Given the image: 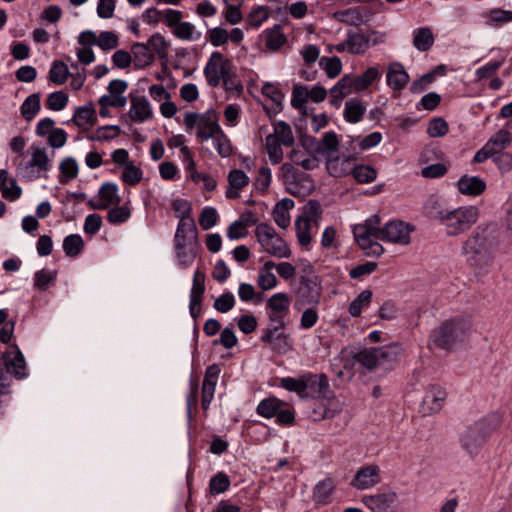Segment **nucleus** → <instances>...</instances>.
Returning a JSON list of instances; mask_svg holds the SVG:
<instances>
[{
    "label": "nucleus",
    "mask_w": 512,
    "mask_h": 512,
    "mask_svg": "<svg viewBox=\"0 0 512 512\" xmlns=\"http://www.w3.org/2000/svg\"><path fill=\"white\" fill-rule=\"evenodd\" d=\"M430 218L445 228L447 236L455 237L470 230L479 220L480 210L475 205L445 208L438 200L431 199L425 205Z\"/></svg>",
    "instance_id": "1"
},
{
    "label": "nucleus",
    "mask_w": 512,
    "mask_h": 512,
    "mask_svg": "<svg viewBox=\"0 0 512 512\" xmlns=\"http://www.w3.org/2000/svg\"><path fill=\"white\" fill-rule=\"evenodd\" d=\"M499 426L500 418L496 414H489L474 421L461 433V447L469 456L476 457Z\"/></svg>",
    "instance_id": "2"
},
{
    "label": "nucleus",
    "mask_w": 512,
    "mask_h": 512,
    "mask_svg": "<svg viewBox=\"0 0 512 512\" xmlns=\"http://www.w3.org/2000/svg\"><path fill=\"white\" fill-rule=\"evenodd\" d=\"M52 167V159L44 147L31 145L26 153L19 155L17 172L25 180L31 181L44 176Z\"/></svg>",
    "instance_id": "3"
},
{
    "label": "nucleus",
    "mask_w": 512,
    "mask_h": 512,
    "mask_svg": "<svg viewBox=\"0 0 512 512\" xmlns=\"http://www.w3.org/2000/svg\"><path fill=\"white\" fill-rule=\"evenodd\" d=\"M471 331V323L464 318L443 322L433 330L431 341L439 348L450 349L456 342L463 341Z\"/></svg>",
    "instance_id": "4"
},
{
    "label": "nucleus",
    "mask_w": 512,
    "mask_h": 512,
    "mask_svg": "<svg viewBox=\"0 0 512 512\" xmlns=\"http://www.w3.org/2000/svg\"><path fill=\"white\" fill-rule=\"evenodd\" d=\"M461 254L465 258L467 264L472 267H483L492 258L490 241L487 235L479 231L477 228L464 241Z\"/></svg>",
    "instance_id": "5"
},
{
    "label": "nucleus",
    "mask_w": 512,
    "mask_h": 512,
    "mask_svg": "<svg viewBox=\"0 0 512 512\" xmlns=\"http://www.w3.org/2000/svg\"><path fill=\"white\" fill-rule=\"evenodd\" d=\"M254 232L261 252L276 258L291 257L289 245L270 224L261 222L256 225Z\"/></svg>",
    "instance_id": "6"
},
{
    "label": "nucleus",
    "mask_w": 512,
    "mask_h": 512,
    "mask_svg": "<svg viewBox=\"0 0 512 512\" xmlns=\"http://www.w3.org/2000/svg\"><path fill=\"white\" fill-rule=\"evenodd\" d=\"M400 347L388 345L380 348H366L355 354L354 359L367 369L376 367L389 368L400 356Z\"/></svg>",
    "instance_id": "7"
},
{
    "label": "nucleus",
    "mask_w": 512,
    "mask_h": 512,
    "mask_svg": "<svg viewBox=\"0 0 512 512\" xmlns=\"http://www.w3.org/2000/svg\"><path fill=\"white\" fill-rule=\"evenodd\" d=\"M184 125L186 132L197 128L196 136L201 142L210 140L218 131L222 130L214 110H207L202 114L187 112L184 115Z\"/></svg>",
    "instance_id": "8"
},
{
    "label": "nucleus",
    "mask_w": 512,
    "mask_h": 512,
    "mask_svg": "<svg viewBox=\"0 0 512 512\" xmlns=\"http://www.w3.org/2000/svg\"><path fill=\"white\" fill-rule=\"evenodd\" d=\"M294 141L291 127L283 121L275 122L273 133L265 138V148L271 163L279 164L283 159L281 146H292Z\"/></svg>",
    "instance_id": "9"
},
{
    "label": "nucleus",
    "mask_w": 512,
    "mask_h": 512,
    "mask_svg": "<svg viewBox=\"0 0 512 512\" xmlns=\"http://www.w3.org/2000/svg\"><path fill=\"white\" fill-rule=\"evenodd\" d=\"M378 224L379 219L375 216L353 228V234L359 246L371 256H380L384 252L383 247L377 242L380 240Z\"/></svg>",
    "instance_id": "10"
},
{
    "label": "nucleus",
    "mask_w": 512,
    "mask_h": 512,
    "mask_svg": "<svg viewBox=\"0 0 512 512\" xmlns=\"http://www.w3.org/2000/svg\"><path fill=\"white\" fill-rule=\"evenodd\" d=\"M361 503L371 512H398L399 495L391 488H382L374 494L362 496Z\"/></svg>",
    "instance_id": "11"
},
{
    "label": "nucleus",
    "mask_w": 512,
    "mask_h": 512,
    "mask_svg": "<svg viewBox=\"0 0 512 512\" xmlns=\"http://www.w3.org/2000/svg\"><path fill=\"white\" fill-rule=\"evenodd\" d=\"M231 66V60L226 58L221 52H212L203 69L208 85L217 87L221 81L226 82L230 77Z\"/></svg>",
    "instance_id": "12"
},
{
    "label": "nucleus",
    "mask_w": 512,
    "mask_h": 512,
    "mask_svg": "<svg viewBox=\"0 0 512 512\" xmlns=\"http://www.w3.org/2000/svg\"><path fill=\"white\" fill-rule=\"evenodd\" d=\"M414 226L401 220L387 222L380 228V240L393 244L408 245Z\"/></svg>",
    "instance_id": "13"
},
{
    "label": "nucleus",
    "mask_w": 512,
    "mask_h": 512,
    "mask_svg": "<svg viewBox=\"0 0 512 512\" xmlns=\"http://www.w3.org/2000/svg\"><path fill=\"white\" fill-rule=\"evenodd\" d=\"M322 293L321 284L316 276L303 277L300 282L298 299L295 302V309L301 310L305 306H317L320 303Z\"/></svg>",
    "instance_id": "14"
},
{
    "label": "nucleus",
    "mask_w": 512,
    "mask_h": 512,
    "mask_svg": "<svg viewBox=\"0 0 512 512\" xmlns=\"http://www.w3.org/2000/svg\"><path fill=\"white\" fill-rule=\"evenodd\" d=\"M1 359L7 375L12 374L18 380L28 376L26 360L18 345L8 346Z\"/></svg>",
    "instance_id": "15"
},
{
    "label": "nucleus",
    "mask_w": 512,
    "mask_h": 512,
    "mask_svg": "<svg viewBox=\"0 0 512 512\" xmlns=\"http://www.w3.org/2000/svg\"><path fill=\"white\" fill-rule=\"evenodd\" d=\"M290 299L286 293L273 294L266 302L268 318L272 324L285 326V318L288 315Z\"/></svg>",
    "instance_id": "16"
},
{
    "label": "nucleus",
    "mask_w": 512,
    "mask_h": 512,
    "mask_svg": "<svg viewBox=\"0 0 512 512\" xmlns=\"http://www.w3.org/2000/svg\"><path fill=\"white\" fill-rule=\"evenodd\" d=\"M371 45L370 35L362 31H350L347 38L336 44L333 49L338 53L363 54Z\"/></svg>",
    "instance_id": "17"
},
{
    "label": "nucleus",
    "mask_w": 512,
    "mask_h": 512,
    "mask_svg": "<svg viewBox=\"0 0 512 512\" xmlns=\"http://www.w3.org/2000/svg\"><path fill=\"white\" fill-rule=\"evenodd\" d=\"M381 481L380 467L376 464H368L357 470L350 484L357 490H368L377 486Z\"/></svg>",
    "instance_id": "18"
},
{
    "label": "nucleus",
    "mask_w": 512,
    "mask_h": 512,
    "mask_svg": "<svg viewBox=\"0 0 512 512\" xmlns=\"http://www.w3.org/2000/svg\"><path fill=\"white\" fill-rule=\"evenodd\" d=\"M120 201L117 184L106 182L101 185L98 194L89 200L88 204L92 209L105 210L112 205H118Z\"/></svg>",
    "instance_id": "19"
},
{
    "label": "nucleus",
    "mask_w": 512,
    "mask_h": 512,
    "mask_svg": "<svg viewBox=\"0 0 512 512\" xmlns=\"http://www.w3.org/2000/svg\"><path fill=\"white\" fill-rule=\"evenodd\" d=\"M129 118L135 123H144L154 117V111L151 103L145 96H136L130 94Z\"/></svg>",
    "instance_id": "20"
},
{
    "label": "nucleus",
    "mask_w": 512,
    "mask_h": 512,
    "mask_svg": "<svg viewBox=\"0 0 512 512\" xmlns=\"http://www.w3.org/2000/svg\"><path fill=\"white\" fill-rule=\"evenodd\" d=\"M174 244L198 245V230L194 219L190 215L180 217L174 236Z\"/></svg>",
    "instance_id": "21"
},
{
    "label": "nucleus",
    "mask_w": 512,
    "mask_h": 512,
    "mask_svg": "<svg viewBox=\"0 0 512 512\" xmlns=\"http://www.w3.org/2000/svg\"><path fill=\"white\" fill-rule=\"evenodd\" d=\"M149 96L160 104V113L164 118H172L177 113V106L171 100V94L163 85L153 84L148 88Z\"/></svg>",
    "instance_id": "22"
},
{
    "label": "nucleus",
    "mask_w": 512,
    "mask_h": 512,
    "mask_svg": "<svg viewBox=\"0 0 512 512\" xmlns=\"http://www.w3.org/2000/svg\"><path fill=\"white\" fill-rule=\"evenodd\" d=\"M409 74L399 62L389 64L386 73V83L393 91H401L409 82Z\"/></svg>",
    "instance_id": "23"
},
{
    "label": "nucleus",
    "mask_w": 512,
    "mask_h": 512,
    "mask_svg": "<svg viewBox=\"0 0 512 512\" xmlns=\"http://www.w3.org/2000/svg\"><path fill=\"white\" fill-rule=\"evenodd\" d=\"M456 188L462 195L476 197L486 190V182L478 176L463 175L456 182Z\"/></svg>",
    "instance_id": "24"
},
{
    "label": "nucleus",
    "mask_w": 512,
    "mask_h": 512,
    "mask_svg": "<svg viewBox=\"0 0 512 512\" xmlns=\"http://www.w3.org/2000/svg\"><path fill=\"white\" fill-rule=\"evenodd\" d=\"M261 37L264 40L266 49L272 53L280 51L287 43V37L280 25H274L273 27L266 28L262 31Z\"/></svg>",
    "instance_id": "25"
},
{
    "label": "nucleus",
    "mask_w": 512,
    "mask_h": 512,
    "mask_svg": "<svg viewBox=\"0 0 512 512\" xmlns=\"http://www.w3.org/2000/svg\"><path fill=\"white\" fill-rule=\"evenodd\" d=\"M305 390L308 395L327 397L329 390L328 378L324 374L303 373Z\"/></svg>",
    "instance_id": "26"
},
{
    "label": "nucleus",
    "mask_w": 512,
    "mask_h": 512,
    "mask_svg": "<svg viewBox=\"0 0 512 512\" xmlns=\"http://www.w3.org/2000/svg\"><path fill=\"white\" fill-rule=\"evenodd\" d=\"M72 121L82 130H86L95 125L97 122V115L93 103H87L76 108Z\"/></svg>",
    "instance_id": "27"
},
{
    "label": "nucleus",
    "mask_w": 512,
    "mask_h": 512,
    "mask_svg": "<svg viewBox=\"0 0 512 512\" xmlns=\"http://www.w3.org/2000/svg\"><path fill=\"white\" fill-rule=\"evenodd\" d=\"M294 205V201L290 198H283L276 203L272 211V217L279 228L286 229L290 226V210L294 208Z\"/></svg>",
    "instance_id": "28"
},
{
    "label": "nucleus",
    "mask_w": 512,
    "mask_h": 512,
    "mask_svg": "<svg viewBox=\"0 0 512 512\" xmlns=\"http://www.w3.org/2000/svg\"><path fill=\"white\" fill-rule=\"evenodd\" d=\"M446 399V392L443 388L432 386L423 398V408L426 412L436 413L439 412Z\"/></svg>",
    "instance_id": "29"
},
{
    "label": "nucleus",
    "mask_w": 512,
    "mask_h": 512,
    "mask_svg": "<svg viewBox=\"0 0 512 512\" xmlns=\"http://www.w3.org/2000/svg\"><path fill=\"white\" fill-rule=\"evenodd\" d=\"M229 187L226 190V197L229 199L238 198L240 190L249 184V177L239 169L230 171L228 175Z\"/></svg>",
    "instance_id": "30"
},
{
    "label": "nucleus",
    "mask_w": 512,
    "mask_h": 512,
    "mask_svg": "<svg viewBox=\"0 0 512 512\" xmlns=\"http://www.w3.org/2000/svg\"><path fill=\"white\" fill-rule=\"evenodd\" d=\"M283 327L278 324L269 326L261 336V340L270 345L273 350L281 351L282 344L287 346V336L283 332H279V329Z\"/></svg>",
    "instance_id": "31"
},
{
    "label": "nucleus",
    "mask_w": 512,
    "mask_h": 512,
    "mask_svg": "<svg viewBox=\"0 0 512 512\" xmlns=\"http://www.w3.org/2000/svg\"><path fill=\"white\" fill-rule=\"evenodd\" d=\"M353 92H355V90L351 76L345 75L330 89L331 103L333 105H338L344 97L352 94Z\"/></svg>",
    "instance_id": "32"
},
{
    "label": "nucleus",
    "mask_w": 512,
    "mask_h": 512,
    "mask_svg": "<svg viewBox=\"0 0 512 512\" xmlns=\"http://www.w3.org/2000/svg\"><path fill=\"white\" fill-rule=\"evenodd\" d=\"M174 248L179 266L189 268L196 259L198 245L174 244Z\"/></svg>",
    "instance_id": "33"
},
{
    "label": "nucleus",
    "mask_w": 512,
    "mask_h": 512,
    "mask_svg": "<svg viewBox=\"0 0 512 512\" xmlns=\"http://www.w3.org/2000/svg\"><path fill=\"white\" fill-rule=\"evenodd\" d=\"M295 229L298 243L308 249L312 242V224L308 216H300L295 221Z\"/></svg>",
    "instance_id": "34"
},
{
    "label": "nucleus",
    "mask_w": 512,
    "mask_h": 512,
    "mask_svg": "<svg viewBox=\"0 0 512 512\" xmlns=\"http://www.w3.org/2000/svg\"><path fill=\"white\" fill-rule=\"evenodd\" d=\"M381 72L378 66L369 67L361 75L352 77L355 92L366 90L374 81L380 79Z\"/></svg>",
    "instance_id": "35"
},
{
    "label": "nucleus",
    "mask_w": 512,
    "mask_h": 512,
    "mask_svg": "<svg viewBox=\"0 0 512 512\" xmlns=\"http://www.w3.org/2000/svg\"><path fill=\"white\" fill-rule=\"evenodd\" d=\"M172 34L179 40L186 42L198 41L202 37L201 31L197 30L196 26L191 22L182 21L174 28Z\"/></svg>",
    "instance_id": "36"
},
{
    "label": "nucleus",
    "mask_w": 512,
    "mask_h": 512,
    "mask_svg": "<svg viewBox=\"0 0 512 512\" xmlns=\"http://www.w3.org/2000/svg\"><path fill=\"white\" fill-rule=\"evenodd\" d=\"M512 142L511 133L506 130H500L495 133L485 144L491 153L495 156L501 153Z\"/></svg>",
    "instance_id": "37"
},
{
    "label": "nucleus",
    "mask_w": 512,
    "mask_h": 512,
    "mask_svg": "<svg viewBox=\"0 0 512 512\" xmlns=\"http://www.w3.org/2000/svg\"><path fill=\"white\" fill-rule=\"evenodd\" d=\"M285 403L276 397H268L261 400L256 408L257 414L263 418L275 417Z\"/></svg>",
    "instance_id": "38"
},
{
    "label": "nucleus",
    "mask_w": 512,
    "mask_h": 512,
    "mask_svg": "<svg viewBox=\"0 0 512 512\" xmlns=\"http://www.w3.org/2000/svg\"><path fill=\"white\" fill-rule=\"evenodd\" d=\"M56 279V270L41 269L33 275V286L36 290L44 292L55 283Z\"/></svg>",
    "instance_id": "39"
},
{
    "label": "nucleus",
    "mask_w": 512,
    "mask_h": 512,
    "mask_svg": "<svg viewBox=\"0 0 512 512\" xmlns=\"http://www.w3.org/2000/svg\"><path fill=\"white\" fill-rule=\"evenodd\" d=\"M413 45L422 52L429 50L434 43V35L429 27H420L414 30Z\"/></svg>",
    "instance_id": "40"
},
{
    "label": "nucleus",
    "mask_w": 512,
    "mask_h": 512,
    "mask_svg": "<svg viewBox=\"0 0 512 512\" xmlns=\"http://www.w3.org/2000/svg\"><path fill=\"white\" fill-rule=\"evenodd\" d=\"M41 102L40 95L38 93H33L29 95L24 102L21 104L20 112L22 117L26 121L33 120L36 115L40 112Z\"/></svg>",
    "instance_id": "41"
},
{
    "label": "nucleus",
    "mask_w": 512,
    "mask_h": 512,
    "mask_svg": "<svg viewBox=\"0 0 512 512\" xmlns=\"http://www.w3.org/2000/svg\"><path fill=\"white\" fill-rule=\"evenodd\" d=\"M365 111L366 107L361 101L350 99L345 103L343 116L349 123H358L362 119Z\"/></svg>",
    "instance_id": "42"
},
{
    "label": "nucleus",
    "mask_w": 512,
    "mask_h": 512,
    "mask_svg": "<svg viewBox=\"0 0 512 512\" xmlns=\"http://www.w3.org/2000/svg\"><path fill=\"white\" fill-rule=\"evenodd\" d=\"M335 488L334 481L330 478L320 481L314 488L313 498L315 502L326 504L329 502Z\"/></svg>",
    "instance_id": "43"
},
{
    "label": "nucleus",
    "mask_w": 512,
    "mask_h": 512,
    "mask_svg": "<svg viewBox=\"0 0 512 512\" xmlns=\"http://www.w3.org/2000/svg\"><path fill=\"white\" fill-rule=\"evenodd\" d=\"M280 173L284 184H296L309 179L307 174L301 173L293 164L284 163L280 167Z\"/></svg>",
    "instance_id": "44"
},
{
    "label": "nucleus",
    "mask_w": 512,
    "mask_h": 512,
    "mask_svg": "<svg viewBox=\"0 0 512 512\" xmlns=\"http://www.w3.org/2000/svg\"><path fill=\"white\" fill-rule=\"evenodd\" d=\"M211 140L213 141V146L219 156L227 158L232 155V143L223 130L218 131V133L213 136Z\"/></svg>",
    "instance_id": "45"
},
{
    "label": "nucleus",
    "mask_w": 512,
    "mask_h": 512,
    "mask_svg": "<svg viewBox=\"0 0 512 512\" xmlns=\"http://www.w3.org/2000/svg\"><path fill=\"white\" fill-rule=\"evenodd\" d=\"M327 170L333 177H342L347 175L351 170L350 158H333L327 161Z\"/></svg>",
    "instance_id": "46"
},
{
    "label": "nucleus",
    "mask_w": 512,
    "mask_h": 512,
    "mask_svg": "<svg viewBox=\"0 0 512 512\" xmlns=\"http://www.w3.org/2000/svg\"><path fill=\"white\" fill-rule=\"evenodd\" d=\"M131 52L140 66L149 65L154 60V54L147 44L135 43L131 47Z\"/></svg>",
    "instance_id": "47"
},
{
    "label": "nucleus",
    "mask_w": 512,
    "mask_h": 512,
    "mask_svg": "<svg viewBox=\"0 0 512 512\" xmlns=\"http://www.w3.org/2000/svg\"><path fill=\"white\" fill-rule=\"evenodd\" d=\"M84 248V241L79 234H70L64 238L63 250L69 257L79 255Z\"/></svg>",
    "instance_id": "48"
},
{
    "label": "nucleus",
    "mask_w": 512,
    "mask_h": 512,
    "mask_svg": "<svg viewBox=\"0 0 512 512\" xmlns=\"http://www.w3.org/2000/svg\"><path fill=\"white\" fill-rule=\"evenodd\" d=\"M354 179L360 184L373 182L377 177V171L369 165H356L350 170Z\"/></svg>",
    "instance_id": "49"
},
{
    "label": "nucleus",
    "mask_w": 512,
    "mask_h": 512,
    "mask_svg": "<svg viewBox=\"0 0 512 512\" xmlns=\"http://www.w3.org/2000/svg\"><path fill=\"white\" fill-rule=\"evenodd\" d=\"M280 386L290 392H295L301 398L307 397L308 393L305 390L304 375H300L298 378L284 377L280 380Z\"/></svg>",
    "instance_id": "50"
},
{
    "label": "nucleus",
    "mask_w": 512,
    "mask_h": 512,
    "mask_svg": "<svg viewBox=\"0 0 512 512\" xmlns=\"http://www.w3.org/2000/svg\"><path fill=\"white\" fill-rule=\"evenodd\" d=\"M290 160L301 166L304 170H313L318 166V160L315 157L306 156L300 149H292L289 153Z\"/></svg>",
    "instance_id": "51"
},
{
    "label": "nucleus",
    "mask_w": 512,
    "mask_h": 512,
    "mask_svg": "<svg viewBox=\"0 0 512 512\" xmlns=\"http://www.w3.org/2000/svg\"><path fill=\"white\" fill-rule=\"evenodd\" d=\"M372 300V291H362L349 305V313L353 317H358L362 310L369 306Z\"/></svg>",
    "instance_id": "52"
},
{
    "label": "nucleus",
    "mask_w": 512,
    "mask_h": 512,
    "mask_svg": "<svg viewBox=\"0 0 512 512\" xmlns=\"http://www.w3.org/2000/svg\"><path fill=\"white\" fill-rule=\"evenodd\" d=\"M334 18L340 22L359 26L363 22V16L358 8H350L334 13Z\"/></svg>",
    "instance_id": "53"
},
{
    "label": "nucleus",
    "mask_w": 512,
    "mask_h": 512,
    "mask_svg": "<svg viewBox=\"0 0 512 512\" xmlns=\"http://www.w3.org/2000/svg\"><path fill=\"white\" fill-rule=\"evenodd\" d=\"M69 75L67 65L62 61H54L49 70V80L57 85H62L66 82Z\"/></svg>",
    "instance_id": "54"
},
{
    "label": "nucleus",
    "mask_w": 512,
    "mask_h": 512,
    "mask_svg": "<svg viewBox=\"0 0 512 512\" xmlns=\"http://www.w3.org/2000/svg\"><path fill=\"white\" fill-rule=\"evenodd\" d=\"M220 371V367L217 364H212L206 368L202 385L203 391L215 393Z\"/></svg>",
    "instance_id": "55"
},
{
    "label": "nucleus",
    "mask_w": 512,
    "mask_h": 512,
    "mask_svg": "<svg viewBox=\"0 0 512 512\" xmlns=\"http://www.w3.org/2000/svg\"><path fill=\"white\" fill-rule=\"evenodd\" d=\"M270 11L266 6H257L253 8L248 17L247 21L249 25L255 29H258L264 22L269 19Z\"/></svg>",
    "instance_id": "56"
},
{
    "label": "nucleus",
    "mask_w": 512,
    "mask_h": 512,
    "mask_svg": "<svg viewBox=\"0 0 512 512\" xmlns=\"http://www.w3.org/2000/svg\"><path fill=\"white\" fill-rule=\"evenodd\" d=\"M248 235V224L242 219L233 221L226 230V236L231 241H237Z\"/></svg>",
    "instance_id": "57"
},
{
    "label": "nucleus",
    "mask_w": 512,
    "mask_h": 512,
    "mask_svg": "<svg viewBox=\"0 0 512 512\" xmlns=\"http://www.w3.org/2000/svg\"><path fill=\"white\" fill-rule=\"evenodd\" d=\"M68 101V94L63 91H55L48 95L45 104L49 110L61 111L67 106Z\"/></svg>",
    "instance_id": "58"
},
{
    "label": "nucleus",
    "mask_w": 512,
    "mask_h": 512,
    "mask_svg": "<svg viewBox=\"0 0 512 512\" xmlns=\"http://www.w3.org/2000/svg\"><path fill=\"white\" fill-rule=\"evenodd\" d=\"M120 132V128L116 125H107L97 128L95 131L87 135V138L91 141H105L117 136Z\"/></svg>",
    "instance_id": "59"
},
{
    "label": "nucleus",
    "mask_w": 512,
    "mask_h": 512,
    "mask_svg": "<svg viewBox=\"0 0 512 512\" xmlns=\"http://www.w3.org/2000/svg\"><path fill=\"white\" fill-rule=\"evenodd\" d=\"M219 220L217 210L213 207L206 206L201 211L198 221L203 230H209L214 227Z\"/></svg>",
    "instance_id": "60"
},
{
    "label": "nucleus",
    "mask_w": 512,
    "mask_h": 512,
    "mask_svg": "<svg viewBox=\"0 0 512 512\" xmlns=\"http://www.w3.org/2000/svg\"><path fill=\"white\" fill-rule=\"evenodd\" d=\"M204 292H205V274H204V272L197 269L193 275L192 287L190 290V299L202 300Z\"/></svg>",
    "instance_id": "61"
},
{
    "label": "nucleus",
    "mask_w": 512,
    "mask_h": 512,
    "mask_svg": "<svg viewBox=\"0 0 512 512\" xmlns=\"http://www.w3.org/2000/svg\"><path fill=\"white\" fill-rule=\"evenodd\" d=\"M502 61H490L475 71V82L493 77L502 66Z\"/></svg>",
    "instance_id": "62"
},
{
    "label": "nucleus",
    "mask_w": 512,
    "mask_h": 512,
    "mask_svg": "<svg viewBox=\"0 0 512 512\" xmlns=\"http://www.w3.org/2000/svg\"><path fill=\"white\" fill-rule=\"evenodd\" d=\"M143 173L140 168L136 167L133 163H128L121 175L124 183L129 185H136L142 180Z\"/></svg>",
    "instance_id": "63"
},
{
    "label": "nucleus",
    "mask_w": 512,
    "mask_h": 512,
    "mask_svg": "<svg viewBox=\"0 0 512 512\" xmlns=\"http://www.w3.org/2000/svg\"><path fill=\"white\" fill-rule=\"evenodd\" d=\"M131 216V211L127 206L116 205L109 210L107 219L112 224H121L126 222Z\"/></svg>",
    "instance_id": "64"
}]
</instances>
